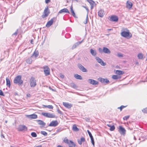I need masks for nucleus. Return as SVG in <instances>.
Masks as SVG:
<instances>
[{
    "label": "nucleus",
    "mask_w": 147,
    "mask_h": 147,
    "mask_svg": "<svg viewBox=\"0 0 147 147\" xmlns=\"http://www.w3.org/2000/svg\"><path fill=\"white\" fill-rule=\"evenodd\" d=\"M21 78L22 77L20 75L17 76L14 80V83L18 84L19 85H22L23 83V81L21 80Z\"/></svg>",
    "instance_id": "1"
},
{
    "label": "nucleus",
    "mask_w": 147,
    "mask_h": 147,
    "mask_svg": "<svg viewBox=\"0 0 147 147\" xmlns=\"http://www.w3.org/2000/svg\"><path fill=\"white\" fill-rule=\"evenodd\" d=\"M50 13L49 9H48V7H47L45 8L43 14L42 15V17L43 18H44L47 17Z\"/></svg>",
    "instance_id": "2"
},
{
    "label": "nucleus",
    "mask_w": 147,
    "mask_h": 147,
    "mask_svg": "<svg viewBox=\"0 0 147 147\" xmlns=\"http://www.w3.org/2000/svg\"><path fill=\"white\" fill-rule=\"evenodd\" d=\"M30 84L32 87H34L36 85V80L34 78L32 77L30 80Z\"/></svg>",
    "instance_id": "3"
},
{
    "label": "nucleus",
    "mask_w": 147,
    "mask_h": 147,
    "mask_svg": "<svg viewBox=\"0 0 147 147\" xmlns=\"http://www.w3.org/2000/svg\"><path fill=\"white\" fill-rule=\"evenodd\" d=\"M42 115L46 117L54 118L55 117V115L53 113L42 112Z\"/></svg>",
    "instance_id": "4"
},
{
    "label": "nucleus",
    "mask_w": 147,
    "mask_h": 147,
    "mask_svg": "<svg viewBox=\"0 0 147 147\" xmlns=\"http://www.w3.org/2000/svg\"><path fill=\"white\" fill-rule=\"evenodd\" d=\"M121 35L122 36L125 37L130 38L131 37L132 35L131 33H130L129 32L123 31L121 33Z\"/></svg>",
    "instance_id": "5"
},
{
    "label": "nucleus",
    "mask_w": 147,
    "mask_h": 147,
    "mask_svg": "<svg viewBox=\"0 0 147 147\" xmlns=\"http://www.w3.org/2000/svg\"><path fill=\"white\" fill-rule=\"evenodd\" d=\"M44 71L46 76H47L50 74V69L47 66L43 67Z\"/></svg>",
    "instance_id": "6"
},
{
    "label": "nucleus",
    "mask_w": 147,
    "mask_h": 147,
    "mask_svg": "<svg viewBox=\"0 0 147 147\" xmlns=\"http://www.w3.org/2000/svg\"><path fill=\"white\" fill-rule=\"evenodd\" d=\"M17 129L19 131H27V128L24 125H20L18 126Z\"/></svg>",
    "instance_id": "7"
},
{
    "label": "nucleus",
    "mask_w": 147,
    "mask_h": 147,
    "mask_svg": "<svg viewBox=\"0 0 147 147\" xmlns=\"http://www.w3.org/2000/svg\"><path fill=\"white\" fill-rule=\"evenodd\" d=\"M77 66L80 69L82 72H87V70L80 63H78Z\"/></svg>",
    "instance_id": "8"
},
{
    "label": "nucleus",
    "mask_w": 147,
    "mask_h": 147,
    "mask_svg": "<svg viewBox=\"0 0 147 147\" xmlns=\"http://www.w3.org/2000/svg\"><path fill=\"white\" fill-rule=\"evenodd\" d=\"M36 121L38 124L40 125V128L44 127L46 125V123L43 121L40 120H36Z\"/></svg>",
    "instance_id": "9"
},
{
    "label": "nucleus",
    "mask_w": 147,
    "mask_h": 147,
    "mask_svg": "<svg viewBox=\"0 0 147 147\" xmlns=\"http://www.w3.org/2000/svg\"><path fill=\"white\" fill-rule=\"evenodd\" d=\"M96 59L98 63H100V64L102 66H105L106 65V63H104V61L100 58L98 57H96Z\"/></svg>",
    "instance_id": "10"
},
{
    "label": "nucleus",
    "mask_w": 147,
    "mask_h": 147,
    "mask_svg": "<svg viewBox=\"0 0 147 147\" xmlns=\"http://www.w3.org/2000/svg\"><path fill=\"white\" fill-rule=\"evenodd\" d=\"M99 80L101 83L104 84H108L109 82V80L107 78H99Z\"/></svg>",
    "instance_id": "11"
},
{
    "label": "nucleus",
    "mask_w": 147,
    "mask_h": 147,
    "mask_svg": "<svg viewBox=\"0 0 147 147\" xmlns=\"http://www.w3.org/2000/svg\"><path fill=\"white\" fill-rule=\"evenodd\" d=\"M119 131L121 134L124 135L125 134V130L121 126H119Z\"/></svg>",
    "instance_id": "12"
},
{
    "label": "nucleus",
    "mask_w": 147,
    "mask_h": 147,
    "mask_svg": "<svg viewBox=\"0 0 147 147\" xmlns=\"http://www.w3.org/2000/svg\"><path fill=\"white\" fill-rule=\"evenodd\" d=\"M58 124V122L57 121H52L49 125V126H53L56 127Z\"/></svg>",
    "instance_id": "13"
},
{
    "label": "nucleus",
    "mask_w": 147,
    "mask_h": 147,
    "mask_svg": "<svg viewBox=\"0 0 147 147\" xmlns=\"http://www.w3.org/2000/svg\"><path fill=\"white\" fill-rule=\"evenodd\" d=\"M118 20V18L116 16H111L110 20L112 22H117Z\"/></svg>",
    "instance_id": "14"
},
{
    "label": "nucleus",
    "mask_w": 147,
    "mask_h": 147,
    "mask_svg": "<svg viewBox=\"0 0 147 147\" xmlns=\"http://www.w3.org/2000/svg\"><path fill=\"white\" fill-rule=\"evenodd\" d=\"M69 13L70 12L67 8H64L61 10L58 13V14L59 13Z\"/></svg>",
    "instance_id": "15"
},
{
    "label": "nucleus",
    "mask_w": 147,
    "mask_h": 147,
    "mask_svg": "<svg viewBox=\"0 0 147 147\" xmlns=\"http://www.w3.org/2000/svg\"><path fill=\"white\" fill-rule=\"evenodd\" d=\"M83 40L80 41H79L75 43L72 46V49H73L76 48L77 47L80 45L83 41Z\"/></svg>",
    "instance_id": "16"
},
{
    "label": "nucleus",
    "mask_w": 147,
    "mask_h": 147,
    "mask_svg": "<svg viewBox=\"0 0 147 147\" xmlns=\"http://www.w3.org/2000/svg\"><path fill=\"white\" fill-rule=\"evenodd\" d=\"M133 5V4L130 1H127L126 3V7L129 9H130Z\"/></svg>",
    "instance_id": "17"
},
{
    "label": "nucleus",
    "mask_w": 147,
    "mask_h": 147,
    "mask_svg": "<svg viewBox=\"0 0 147 147\" xmlns=\"http://www.w3.org/2000/svg\"><path fill=\"white\" fill-rule=\"evenodd\" d=\"M88 82L90 84L93 85H96L98 84V82L92 79H89Z\"/></svg>",
    "instance_id": "18"
},
{
    "label": "nucleus",
    "mask_w": 147,
    "mask_h": 147,
    "mask_svg": "<svg viewBox=\"0 0 147 147\" xmlns=\"http://www.w3.org/2000/svg\"><path fill=\"white\" fill-rule=\"evenodd\" d=\"M63 105L65 107L68 109L71 108L72 106V104L66 102H63Z\"/></svg>",
    "instance_id": "19"
},
{
    "label": "nucleus",
    "mask_w": 147,
    "mask_h": 147,
    "mask_svg": "<svg viewBox=\"0 0 147 147\" xmlns=\"http://www.w3.org/2000/svg\"><path fill=\"white\" fill-rule=\"evenodd\" d=\"M53 19H55L54 18L51 19L50 21H49L46 25L47 27H50L53 24Z\"/></svg>",
    "instance_id": "20"
},
{
    "label": "nucleus",
    "mask_w": 147,
    "mask_h": 147,
    "mask_svg": "<svg viewBox=\"0 0 147 147\" xmlns=\"http://www.w3.org/2000/svg\"><path fill=\"white\" fill-rule=\"evenodd\" d=\"M104 14V11L102 9H100L98 12V16L101 18L103 16Z\"/></svg>",
    "instance_id": "21"
},
{
    "label": "nucleus",
    "mask_w": 147,
    "mask_h": 147,
    "mask_svg": "<svg viewBox=\"0 0 147 147\" xmlns=\"http://www.w3.org/2000/svg\"><path fill=\"white\" fill-rule=\"evenodd\" d=\"M103 52L105 53L110 54L111 51L110 50L106 47H103Z\"/></svg>",
    "instance_id": "22"
},
{
    "label": "nucleus",
    "mask_w": 147,
    "mask_h": 147,
    "mask_svg": "<svg viewBox=\"0 0 147 147\" xmlns=\"http://www.w3.org/2000/svg\"><path fill=\"white\" fill-rule=\"evenodd\" d=\"M87 1L90 3L91 5V9H92L94 7V4L95 2L92 0H87Z\"/></svg>",
    "instance_id": "23"
},
{
    "label": "nucleus",
    "mask_w": 147,
    "mask_h": 147,
    "mask_svg": "<svg viewBox=\"0 0 147 147\" xmlns=\"http://www.w3.org/2000/svg\"><path fill=\"white\" fill-rule=\"evenodd\" d=\"M28 117L30 119H36L37 118V115L35 114H32L28 116Z\"/></svg>",
    "instance_id": "24"
},
{
    "label": "nucleus",
    "mask_w": 147,
    "mask_h": 147,
    "mask_svg": "<svg viewBox=\"0 0 147 147\" xmlns=\"http://www.w3.org/2000/svg\"><path fill=\"white\" fill-rule=\"evenodd\" d=\"M70 143L68 144L69 147H75L76 144L71 140H70Z\"/></svg>",
    "instance_id": "25"
},
{
    "label": "nucleus",
    "mask_w": 147,
    "mask_h": 147,
    "mask_svg": "<svg viewBox=\"0 0 147 147\" xmlns=\"http://www.w3.org/2000/svg\"><path fill=\"white\" fill-rule=\"evenodd\" d=\"M69 86L72 88L75 89H76L78 88V86L77 85L73 82L70 83L69 84Z\"/></svg>",
    "instance_id": "26"
},
{
    "label": "nucleus",
    "mask_w": 147,
    "mask_h": 147,
    "mask_svg": "<svg viewBox=\"0 0 147 147\" xmlns=\"http://www.w3.org/2000/svg\"><path fill=\"white\" fill-rule=\"evenodd\" d=\"M74 77L77 79L82 80V78L80 75L77 74H76L74 75Z\"/></svg>",
    "instance_id": "27"
},
{
    "label": "nucleus",
    "mask_w": 147,
    "mask_h": 147,
    "mask_svg": "<svg viewBox=\"0 0 147 147\" xmlns=\"http://www.w3.org/2000/svg\"><path fill=\"white\" fill-rule=\"evenodd\" d=\"M72 129L73 131H78L79 130V129L77 127L76 125L75 124L73 125Z\"/></svg>",
    "instance_id": "28"
},
{
    "label": "nucleus",
    "mask_w": 147,
    "mask_h": 147,
    "mask_svg": "<svg viewBox=\"0 0 147 147\" xmlns=\"http://www.w3.org/2000/svg\"><path fill=\"white\" fill-rule=\"evenodd\" d=\"M90 52L91 54L93 56H95L96 55V53L95 51H94L92 49L90 50Z\"/></svg>",
    "instance_id": "29"
},
{
    "label": "nucleus",
    "mask_w": 147,
    "mask_h": 147,
    "mask_svg": "<svg viewBox=\"0 0 147 147\" xmlns=\"http://www.w3.org/2000/svg\"><path fill=\"white\" fill-rule=\"evenodd\" d=\"M38 51H35L31 56V57L34 56L35 57H38Z\"/></svg>",
    "instance_id": "30"
},
{
    "label": "nucleus",
    "mask_w": 147,
    "mask_h": 147,
    "mask_svg": "<svg viewBox=\"0 0 147 147\" xmlns=\"http://www.w3.org/2000/svg\"><path fill=\"white\" fill-rule=\"evenodd\" d=\"M115 73L118 75H121L123 74L124 72L120 70H117L116 71Z\"/></svg>",
    "instance_id": "31"
},
{
    "label": "nucleus",
    "mask_w": 147,
    "mask_h": 147,
    "mask_svg": "<svg viewBox=\"0 0 147 147\" xmlns=\"http://www.w3.org/2000/svg\"><path fill=\"white\" fill-rule=\"evenodd\" d=\"M6 81L7 86H8L9 87H10L11 85V84L9 80L7 78H6Z\"/></svg>",
    "instance_id": "32"
},
{
    "label": "nucleus",
    "mask_w": 147,
    "mask_h": 147,
    "mask_svg": "<svg viewBox=\"0 0 147 147\" xmlns=\"http://www.w3.org/2000/svg\"><path fill=\"white\" fill-rule=\"evenodd\" d=\"M32 60L31 57L28 58L26 60V62L28 64H31L32 63Z\"/></svg>",
    "instance_id": "33"
},
{
    "label": "nucleus",
    "mask_w": 147,
    "mask_h": 147,
    "mask_svg": "<svg viewBox=\"0 0 147 147\" xmlns=\"http://www.w3.org/2000/svg\"><path fill=\"white\" fill-rule=\"evenodd\" d=\"M70 10L71 13H72V15L74 17H76V16L75 13L74 12V11L73 9V8L72 7H70Z\"/></svg>",
    "instance_id": "34"
},
{
    "label": "nucleus",
    "mask_w": 147,
    "mask_h": 147,
    "mask_svg": "<svg viewBox=\"0 0 147 147\" xmlns=\"http://www.w3.org/2000/svg\"><path fill=\"white\" fill-rule=\"evenodd\" d=\"M138 57L139 59H142L143 58V55L141 53H140L138 55Z\"/></svg>",
    "instance_id": "35"
},
{
    "label": "nucleus",
    "mask_w": 147,
    "mask_h": 147,
    "mask_svg": "<svg viewBox=\"0 0 147 147\" xmlns=\"http://www.w3.org/2000/svg\"><path fill=\"white\" fill-rule=\"evenodd\" d=\"M112 78L113 79L116 80L120 78L119 76L116 75H114L112 76Z\"/></svg>",
    "instance_id": "36"
},
{
    "label": "nucleus",
    "mask_w": 147,
    "mask_h": 147,
    "mask_svg": "<svg viewBox=\"0 0 147 147\" xmlns=\"http://www.w3.org/2000/svg\"><path fill=\"white\" fill-rule=\"evenodd\" d=\"M63 141L65 143L67 144H69L70 143V141L69 142L67 138L66 137L65 138Z\"/></svg>",
    "instance_id": "37"
},
{
    "label": "nucleus",
    "mask_w": 147,
    "mask_h": 147,
    "mask_svg": "<svg viewBox=\"0 0 147 147\" xmlns=\"http://www.w3.org/2000/svg\"><path fill=\"white\" fill-rule=\"evenodd\" d=\"M31 136L33 137H36L37 136V135L34 132H32L31 133Z\"/></svg>",
    "instance_id": "38"
},
{
    "label": "nucleus",
    "mask_w": 147,
    "mask_h": 147,
    "mask_svg": "<svg viewBox=\"0 0 147 147\" xmlns=\"http://www.w3.org/2000/svg\"><path fill=\"white\" fill-rule=\"evenodd\" d=\"M40 133L41 134L44 135L45 136H46L47 135V133L46 132L44 131H42Z\"/></svg>",
    "instance_id": "39"
},
{
    "label": "nucleus",
    "mask_w": 147,
    "mask_h": 147,
    "mask_svg": "<svg viewBox=\"0 0 147 147\" xmlns=\"http://www.w3.org/2000/svg\"><path fill=\"white\" fill-rule=\"evenodd\" d=\"M110 127V130L111 131H114L115 129V127L114 125L111 126V127Z\"/></svg>",
    "instance_id": "40"
},
{
    "label": "nucleus",
    "mask_w": 147,
    "mask_h": 147,
    "mask_svg": "<svg viewBox=\"0 0 147 147\" xmlns=\"http://www.w3.org/2000/svg\"><path fill=\"white\" fill-rule=\"evenodd\" d=\"M126 107V106H123V105H122L120 107H118V109H120V111H121L122 109L123 108L125 107Z\"/></svg>",
    "instance_id": "41"
},
{
    "label": "nucleus",
    "mask_w": 147,
    "mask_h": 147,
    "mask_svg": "<svg viewBox=\"0 0 147 147\" xmlns=\"http://www.w3.org/2000/svg\"><path fill=\"white\" fill-rule=\"evenodd\" d=\"M142 111L144 113H147V107L142 110Z\"/></svg>",
    "instance_id": "42"
},
{
    "label": "nucleus",
    "mask_w": 147,
    "mask_h": 147,
    "mask_svg": "<svg viewBox=\"0 0 147 147\" xmlns=\"http://www.w3.org/2000/svg\"><path fill=\"white\" fill-rule=\"evenodd\" d=\"M129 117V116L127 115L126 116L123 117V119L124 120H127Z\"/></svg>",
    "instance_id": "43"
},
{
    "label": "nucleus",
    "mask_w": 147,
    "mask_h": 147,
    "mask_svg": "<svg viewBox=\"0 0 147 147\" xmlns=\"http://www.w3.org/2000/svg\"><path fill=\"white\" fill-rule=\"evenodd\" d=\"M47 108H48L49 109H53V106L52 105H47Z\"/></svg>",
    "instance_id": "44"
},
{
    "label": "nucleus",
    "mask_w": 147,
    "mask_h": 147,
    "mask_svg": "<svg viewBox=\"0 0 147 147\" xmlns=\"http://www.w3.org/2000/svg\"><path fill=\"white\" fill-rule=\"evenodd\" d=\"M0 95L3 96H5V95L4 94L3 92L1 90H0Z\"/></svg>",
    "instance_id": "45"
},
{
    "label": "nucleus",
    "mask_w": 147,
    "mask_h": 147,
    "mask_svg": "<svg viewBox=\"0 0 147 147\" xmlns=\"http://www.w3.org/2000/svg\"><path fill=\"white\" fill-rule=\"evenodd\" d=\"M98 51L100 53H102V52H103V49H102L101 48H99L98 49Z\"/></svg>",
    "instance_id": "46"
},
{
    "label": "nucleus",
    "mask_w": 147,
    "mask_h": 147,
    "mask_svg": "<svg viewBox=\"0 0 147 147\" xmlns=\"http://www.w3.org/2000/svg\"><path fill=\"white\" fill-rule=\"evenodd\" d=\"M117 56L118 57H123V55L122 54L120 53H118Z\"/></svg>",
    "instance_id": "47"
},
{
    "label": "nucleus",
    "mask_w": 147,
    "mask_h": 147,
    "mask_svg": "<svg viewBox=\"0 0 147 147\" xmlns=\"http://www.w3.org/2000/svg\"><path fill=\"white\" fill-rule=\"evenodd\" d=\"M80 141H81L82 142H83L85 141V139L83 137H82L80 139Z\"/></svg>",
    "instance_id": "48"
},
{
    "label": "nucleus",
    "mask_w": 147,
    "mask_h": 147,
    "mask_svg": "<svg viewBox=\"0 0 147 147\" xmlns=\"http://www.w3.org/2000/svg\"><path fill=\"white\" fill-rule=\"evenodd\" d=\"M82 7L86 9V10H87L88 12L89 9H88V8L87 7H86V6H82Z\"/></svg>",
    "instance_id": "49"
},
{
    "label": "nucleus",
    "mask_w": 147,
    "mask_h": 147,
    "mask_svg": "<svg viewBox=\"0 0 147 147\" xmlns=\"http://www.w3.org/2000/svg\"><path fill=\"white\" fill-rule=\"evenodd\" d=\"M18 30H17L13 34V35H15V36H16L18 34Z\"/></svg>",
    "instance_id": "50"
},
{
    "label": "nucleus",
    "mask_w": 147,
    "mask_h": 147,
    "mask_svg": "<svg viewBox=\"0 0 147 147\" xmlns=\"http://www.w3.org/2000/svg\"><path fill=\"white\" fill-rule=\"evenodd\" d=\"M91 143H92V144L93 145V146H94V139H92V140H91Z\"/></svg>",
    "instance_id": "51"
},
{
    "label": "nucleus",
    "mask_w": 147,
    "mask_h": 147,
    "mask_svg": "<svg viewBox=\"0 0 147 147\" xmlns=\"http://www.w3.org/2000/svg\"><path fill=\"white\" fill-rule=\"evenodd\" d=\"M88 15L87 16V17H86V20L84 22V23L85 24H87V19H88Z\"/></svg>",
    "instance_id": "52"
},
{
    "label": "nucleus",
    "mask_w": 147,
    "mask_h": 147,
    "mask_svg": "<svg viewBox=\"0 0 147 147\" xmlns=\"http://www.w3.org/2000/svg\"><path fill=\"white\" fill-rule=\"evenodd\" d=\"M57 112L58 113L60 114H62L63 113L59 109L57 110Z\"/></svg>",
    "instance_id": "53"
},
{
    "label": "nucleus",
    "mask_w": 147,
    "mask_h": 147,
    "mask_svg": "<svg viewBox=\"0 0 147 147\" xmlns=\"http://www.w3.org/2000/svg\"><path fill=\"white\" fill-rule=\"evenodd\" d=\"M78 143L79 144L81 145L82 144V142L81 141H80V140L78 139Z\"/></svg>",
    "instance_id": "54"
},
{
    "label": "nucleus",
    "mask_w": 147,
    "mask_h": 147,
    "mask_svg": "<svg viewBox=\"0 0 147 147\" xmlns=\"http://www.w3.org/2000/svg\"><path fill=\"white\" fill-rule=\"evenodd\" d=\"M51 1L50 0H45V2L47 4Z\"/></svg>",
    "instance_id": "55"
},
{
    "label": "nucleus",
    "mask_w": 147,
    "mask_h": 147,
    "mask_svg": "<svg viewBox=\"0 0 147 147\" xmlns=\"http://www.w3.org/2000/svg\"><path fill=\"white\" fill-rule=\"evenodd\" d=\"M87 132L89 136H90L91 135H92L91 132H90V131L88 130H87Z\"/></svg>",
    "instance_id": "56"
},
{
    "label": "nucleus",
    "mask_w": 147,
    "mask_h": 147,
    "mask_svg": "<svg viewBox=\"0 0 147 147\" xmlns=\"http://www.w3.org/2000/svg\"><path fill=\"white\" fill-rule=\"evenodd\" d=\"M62 130L60 128V129H57V131L58 132H59L61 131Z\"/></svg>",
    "instance_id": "57"
},
{
    "label": "nucleus",
    "mask_w": 147,
    "mask_h": 147,
    "mask_svg": "<svg viewBox=\"0 0 147 147\" xmlns=\"http://www.w3.org/2000/svg\"><path fill=\"white\" fill-rule=\"evenodd\" d=\"M49 88L53 91H55V90L52 89L51 87H49Z\"/></svg>",
    "instance_id": "58"
},
{
    "label": "nucleus",
    "mask_w": 147,
    "mask_h": 147,
    "mask_svg": "<svg viewBox=\"0 0 147 147\" xmlns=\"http://www.w3.org/2000/svg\"><path fill=\"white\" fill-rule=\"evenodd\" d=\"M60 77L61 78H64V76L62 74H60Z\"/></svg>",
    "instance_id": "59"
},
{
    "label": "nucleus",
    "mask_w": 147,
    "mask_h": 147,
    "mask_svg": "<svg viewBox=\"0 0 147 147\" xmlns=\"http://www.w3.org/2000/svg\"><path fill=\"white\" fill-rule=\"evenodd\" d=\"M90 138L91 139V140H92V139H94L93 138V136H92V135H91L90 136Z\"/></svg>",
    "instance_id": "60"
},
{
    "label": "nucleus",
    "mask_w": 147,
    "mask_h": 147,
    "mask_svg": "<svg viewBox=\"0 0 147 147\" xmlns=\"http://www.w3.org/2000/svg\"><path fill=\"white\" fill-rule=\"evenodd\" d=\"M90 138L91 139V140H92V139H94L93 138V136H92V135H91L90 136Z\"/></svg>",
    "instance_id": "61"
},
{
    "label": "nucleus",
    "mask_w": 147,
    "mask_h": 147,
    "mask_svg": "<svg viewBox=\"0 0 147 147\" xmlns=\"http://www.w3.org/2000/svg\"><path fill=\"white\" fill-rule=\"evenodd\" d=\"M1 137L2 138H4V136L2 134L1 135Z\"/></svg>",
    "instance_id": "62"
},
{
    "label": "nucleus",
    "mask_w": 147,
    "mask_h": 147,
    "mask_svg": "<svg viewBox=\"0 0 147 147\" xmlns=\"http://www.w3.org/2000/svg\"><path fill=\"white\" fill-rule=\"evenodd\" d=\"M107 126H108L109 127H111V125H110V124H107Z\"/></svg>",
    "instance_id": "63"
},
{
    "label": "nucleus",
    "mask_w": 147,
    "mask_h": 147,
    "mask_svg": "<svg viewBox=\"0 0 147 147\" xmlns=\"http://www.w3.org/2000/svg\"><path fill=\"white\" fill-rule=\"evenodd\" d=\"M57 147H63L61 145H59L57 146Z\"/></svg>",
    "instance_id": "64"
}]
</instances>
